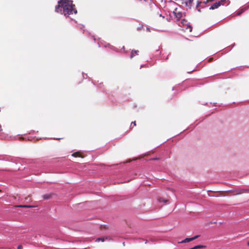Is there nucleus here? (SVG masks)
Masks as SVG:
<instances>
[{"mask_svg": "<svg viewBox=\"0 0 249 249\" xmlns=\"http://www.w3.org/2000/svg\"><path fill=\"white\" fill-rule=\"evenodd\" d=\"M58 5L55 6V12L64 14L66 17L73 14H76L77 10L74 8L75 5L72 1L69 0H60Z\"/></svg>", "mask_w": 249, "mask_h": 249, "instance_id": "f257e3e1", "label": "nucleus"}, {"mask_svg": "<svg viewBox=\"0 0 249 249\" xmlns=\"http://www.w3.org/2000/svg\"><path fill=\"white\" fill-rule=\"evenodd\" d=\"M200 236L199 235H196L192 238H186L184 240L181 241L179 242V243H188L191 241H192L197 238H198Z\"/></svg>", "mask_w": 249, "mask_h": 249, "instance_id": "f03ea898", "label": "nucleus"}, {"mask_svg": "<svg viewBox=\"0 0 249 249\" xmlns=\"http://www.w3.org/2000/svg\"><path fill=\"white\" fill-rule=\"evenodd\" d=\"M245 193H249V189H240L235 191V195H240Z\"/></svg>", "mask_w": 249, "mask_h": 249, "instance_id": "7ed1b4c3", "label": "nucleus"}, {"mask_svg": "<svg viewBox=\"0 0 249 249\" xmlns=\"http://www.w3.org/2000/svg\"><path fill=\"white\" fill-rule=\"evenodd\" d=\"M220 6V3L216 2L213 3L210 8V9L213 10L218 8Z\"/></svg>", "mask_w": 249, "mask_h": 249, "instance_id": "20e7f679", "label": "nucleus"}, {"mask_svg": "<svg viewBox=\"0 0 249 249\" xmlns=\"http://www.w3.org/2000/svg\"><path fill=\"white\" fill-rule=\"evenodd\" d=\"M54 195L53 193L48 194L44 195L42 196L44 199H49L51 198Z\"/></svg>", "mask_w": 249, "mask_h": 249, "instance_id": "39448f33", "label": "nucleus"}, {"mask_svg": "<svg viewBox=\"0 0 249 249\" xmlns=\"http://www.w3.org/2000/svg\"><path fill=\"white\" fill-rule=\"evenodd\" d=\"M138 53H139V51H138V50H132L131 51L130 57L132 58L135 55H138Z\"/></svg>", "mask_w": 249, "mask_h": 249, "instance_id": "423d86ee", "label": "nucleus"}, {"mask_svg": "<svg viewBox=\"0 0 249 249\" xmlns=\"http://www.w3.org/2000/svg\"><path fill=\"white\" fill-rule=\"evenodd\" d=\"M72 156L74 157H81L83 158L84 157L81 155L80 152H76L72 154Z\"/></svg>", "mask_w": 249, "mask_h": 249, "instance_id": "0eeeda50", "label": "nucleus"}, {"mask_svg": "<svg viewBox=\"0 0 249 249\" xmlns=\"http://www.w3.org/2000/svg\"><path fill=\"white\" fill-rule=\"evenodd\" d=\"M206 246L204 245H197L193 247V249H201L206 248Z\"/></svg>", "mask_w": 249, "mask_h": 249, "instance_id": "6e6552de", "label": "nucleus"}, {"mask_svg": "<svg viewBox=\"0 0 249 249\" xmlns=\"http://www.w3.org/2000/svg\"><path fill=\"white\" fill-rule=\"evenodd\" d=\"M174 14L178 20H179L182 17V15L180 13H176L174 12Z\"/></svg>", "mask_w": 249, "mask_h": 249, "instance_id": "1a4fd4ad", "label": "nucleus"}, {"mask_svg": "<svg viewBox=\"0 0 249 249\" xmlns=\"http://www.w3.org/2000/svg\"><path fill=\"white\" fill-rule=\"evenodd\" d=\"M186 22H187V21L186 20H185L184 19H182L180 21V22H179V26H181V25H182V26L187 25V24H186Z\"/></svg>", "mask_w": 249, "mask_h": 249, "instance_id": "9d476101", "label": "nucleus"}, {"mask_svg": "<svg viewBox=\"0 0 249 249\" xmlns=\"http://www.w3.org/2000/svg\"><path fill=\"white\" fill-rule=\"evenodd\" d=\"M16 207H20V208H31V207H33V206H31V205H20L16 206Z\"/></svg>", "mask_w": 249, "mask_h": 249, "instance_id": "9b49d317", "label": "nucleus"}, {"mask_svg": "<svg viewBox=\"0 0 249 249\" xmlns=\"http://www.w3.org/2000/svg\"><path fill=\"white\" fill-rule=\"evenodd\" d=\"M159 201V202H164V203H166L167 202H168V199H166L165 198H160L159 199H158Z\"/></svg>", "mask_w": 249, "mask_h": 249, "instance_id": "f8f14e48", "label": "nucleus"}, {"mask_svg": "<svg viewBox=\"0 0 249 249\" xmlns=\"http://www.w3.org/2000/svg\"><path fill=\"white\" fill-rule=\"evenodd\" d=\"M107 238H98L96 239V242H99V241H102V242H104L105 241L106 239H107Z\"/></svg>", "mask_w": 249, "mask_h": 249, "instance_id": "ddd939ff", "label": "nucleus"}, {"mask_svg": "<svg viewBox=\"0 0 249 249\" xmlns=\"http://www.w3.org/2000/svg\"><path fill=\"white\" fill-rule=\"evenodd\" d=\"M229 1V0H221L220 1H218V2L220 3V6L223 5L226 3V2Z\"/></svg>", "mask_w": 249, "mask_h": 249, "instance_id": "4468645a", "label": "nucleus"}, {"mask_svg": "<svg viewBox=\"0 0 249 249\" xmlns=\"http://www.w3.org/2000/svg\"><path fill=\"white\" fill-rule=\"evenodd\" d=\"M214 0H206V1H203V3L205 4H206L208 2H213V1H214Z\"/></svg>", "mask_w": 249, "mask_h": 249, "instance_id": "2eb2a0df", "label": "nucleus"}, {"mask_svg": "<svg viewBox=\"0 0 249 249\" xmlns=\"http://www.w3.org/2000/svg\"><path fill=\"white\" fill-rule=\"evenodd\" d=\"M186 29H187V30L189 29V31L190 32H192V27L190 25H187V27H186Z\"/></svg>", "mask_w": 249, "mask_h": 249, "instance_id": "dca6fc26", "label": "nucleus"}, {"mask_svg": "<svg viewBox=\"0 0 249 249\" xmlns=\"http://www.w3.org/2000/svg\"><path fill=\"white\" fill-rule=\"evenodd\" d=\"M243 12H244V10H243V9H241V10H239V11L237 12V14L238 15H240L241 13H242Z\"/></svg>", "mask_w": 249, "mask_h": 249, "instance_id": "f3484780", "label": "nucleus"}, {"mask_svg": "<svg viewBox=\"0 0 249 249\" xmlns=\"http://www.w3.org/2000/svg\"><path fill=\"white\" fill-rule=\"evenodd\" d=\"M202 3V2L201 1H199V2H198L197 4V5H196V7L197 8V7H198L199 6H200V5H201V4Z\"/></svg>", "mask_w": 249, "mask_h": 249, "instance_id": "a211bd4d", "label": "nucleus"}, {"mask_svg": "<svg viewBox=\"0 0 249 249\" xmlns=\"http://www.w3.org/2000/svg\"><path fill=\"white\" fill-rule=\"evenodd\" d=\"M132 124H133L134 126H136V121L132 122L131 123V125H132ZM130 126L131 127V126Z\"/></svg>", "mask_w": 249, "mask_h": 249, "instance_id": "6ab92c4d", "label": "nucleus"}, {"mask_svg": "<svg viewBox=\"0 0 249 249\" xmlns=\"http://www.w3.org/2000/svg\"><path fill=\"white\" fill-rule=\"evenodd\" d=\"M17 249H22L23 248H22V245H20L18 246Z\"/></svg>", "mask_w": 249, "mask_h": 249, "instance_id": "aec40b11", "label": "nucleus"}, {"mask_svg": "<svg viewBox=\"0 0 249 249\" xmlns=\"http://www.w3.org/2000/svg\"><path fill=\"white\" fill-rule=\"evenodd\" d=\"M247 245L248 246H249V241L248 242Z\"/></svg>", "mask_w": 249, "mask_h": 249, "instance_id": "412c9836", "label": "nucleus"}]
</instances>
